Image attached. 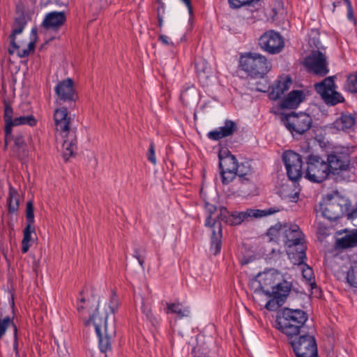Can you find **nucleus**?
I'll use <instances>...</instances> for the list:
<instances>
[{"mask_svg":"<svg viewBox=\"0 0 357 357\" xmlns=\"http://www.w3.org/2000/svg\"><path fill=\"white\" fill-rule=\"evenodd\" d=\"M98 306L99 301L94 296L88 300L81 298L77 304V310L81 316H89L86 325L93 323L98 337L99 349L101 352L106 353L112 350V340L116 335V329L114 324L108 325L107 315L99 316Z\"/></svg>","mask_w":357,"mask_h":357,"instance_id":"f257e3e1","label":"nucleus"},{"mask_svg":"<svg viewBox=\"0 0 357 357\" xmlns=\"http://www.w3.org/2000/svg\"><path fill=\"white\" fill-rule=\"evenodd\" d=\"M326 163L331 178L336 182L350 181L356 175L354 163L351 162L349 149L336 146L327 152Z\"/></svg>","mask_w":357,"mask_h":357,"instance_id":"f03ea898","label":"nucleus"},{"mask_svg":"<svg viewBox=\"0 0 357 357\" xmlns=\"http://www.w3.org/2000/svg\"><path fill=\"white\" fill-rule=\"evenodd\" d=\"M249 286L255 293L270 294L271 291H282L280 296L289 295L291 289V284L282 280L280 273L273 269L259 273L254 278L250 279Z\"/></svg>","mask_w":357,"mask_h":357,"instance_id":"7ed1b4c3","label":"nucleus"},{"mask_svg":"<svg viewBox=\"0 0 357 357\" xmlns=\"http://www.w3.org/2000/svg\"><path fill=\"white\" fill-rule=\"evenodd\" d=\"M307 319V314L302 310L284 307L277 312L275 328L291 339L300 334Z\"/></svg>","mask_w":357,"mask_h":357,"instance_id":"20e7f679","label":"nucleus"},{"mask_svg":"<svg viewBox=\"0 0 357 357\" xmlns=\"http://www.w3.org/2000/svg\"><path fill=\"white\" fill-rule=\"evenodd\" d=\"M70 117L66 107L57 108L54 112V121L56 131L65 133L63 137V157L67 161L76 154L77 138L75 132L70 130Z\"/></svg>","mask_w":357,"mask_h":357,"instance_id":"39448f33","label":"nucleus"},{"mask_svg":"<svg viewBox=\"0 0 357 357\" xmlns=\"http://www.w3.org/2000/svg\"><path fill=\"white\" fill-rule=\"evenodd\" d=\"M240 66L252 78H263L271 68L266 57L255 52H248L240 59Z\"/></svg>","mask_w":357,"mask_h":357,"instance_id":"423d86ee","label":"nucleus"},{"mask_svg":"<svg viewBox=\"0 0 357 357\" xmlns=\"http://www.w3.org/2000/svg\"><path fill=\"white\" fill-rule=\"evenodd\" d=\"M351 204L344 197L327 195L319 204V211L322 216L331 222L335 221L349 213Z\"/></svg>","mask_w":357,"mask_h":357,"instance_id":"0eeeda50","label":"nucleus"},{"mask_svg":"<svg viewBox=\"0 0 357 357\" xmlns=\"http://www.w3.org/2000/svg\"><path fill=\"white\" fill-rule=\"evenodd\" d=\"M280 120L294 137L305 134L312 127L313 123L312 116L305 112L282 113Z\"/></svg>","mask_w":357,"mask_h":357,"instance_id":"6e6552de","label":"nucleus"},{"mask_svg":"<svg viewBox=\"0 0 357 357\" xmlns=\"http://www.w3.org/2000/svg\"><path fill=\"white\" fill-rule=\"evenodd\" d=\"M305 160L307 167L305 171V178L306 179L312 183H321L328 178H331L326 161L320 156L309 154L305 158Z\"/></svg>","mask_w":357,"mask_h":357,"instance_id":"1a4fd4ad","label":"nucleus"},{"mask_svg":"<svg viewBox=\"0 0 357 357\" xmlns=\"http://www.w3.org/2000/svg\"><path fill=\"white\" fill-rule=\"evenodd\" d=\"M56 96V103L61 107L73 109L75 107L78 95L71 78H67L58 82L54 88Z\"/></svg>","mask_w":357,"mask_h":357,"instance_id":"9d476101","label":"nucleus"},{"mask_svg":"<svg viewBox=\"0 0 357 357\" xmlns=\"http://www.w3.org/2000/svg\"><path fill=\"white\" fill-rule=\"evenodd\" d=\"M296 357H317V346L314 336L303 334L287 337Z\"/></svg>","mask_w":357,"mask_h":357,"instance_id":"9b49d317","label":"nucleus"},{"mask_svg":"<svg viewBox=\"0 0 357 357\" xmlns=\"http://www.w3.org/2000/svg\"><path fill=\"white\" fill-rule=\"evenodd\" d=\"M335 76H329L321 82L314 84V89L317 93L321 96L326 105L331 106H335L345 100L343 96L336 91L337 86L335 84Z\"/></svg>","mask_w":357,"mask_h":357,"instance_id":"f8f14e48","label":"nucleus"},{"mask_svg":"<svg viewBox=\"0 0 357 357\" xmlns=\"http://www.w3.org/2000/svg\"><path fill=\"white\" fill-rule=\"evenodd\" d=\"M312 40L314 45L318 50L312 51L310 54L305 57L304 65L308 72L320 77H324L329 72L327 59L326 55L319 50L321 47L319 46L320 42L319 40L316 41L315 37L313 38Z\"/></svg>","mask_w":357,"mask_h":357,"instance_id":"ddd939ff","label":"nucleus"},{"mask_svg":"<svg viewBox=\"0 0 357 357\" xmlns=\"http://www.w3.org/2000/svg\"><path fill=\"white\" fill-rule=\"evenodd\" d=\"M284 40L278 31L270 29L265 31L258 39V45L265 52L269 54H278L284 47Z\"/></svg>","mask_w":357,"mask_h":357,"instance_id":"4468645a","label":"nucleus"},{"mask_svg":"<svg viewBox=\"0 0 357 357\" xmlns=\"http://www.w3.org/2000/svg\"><path fill=\"white\" fill-rule=\"evenodd\" d=\"M218 158L222 183L223 185H228L235 178L234 172L237 169V159L227 149L220 151Z\"/></svg>","mask_w":357,"mask_h":357,"instance_id":"2eb2a0df","label":"nucleus"},{"mask_svg":"<svg viewBox=\"0 0 357 357\" xmlns=\"http://www.w3.org/2000/svg\"><path fill=\"white\" fill-rule=\"evenodd\" d=\"M282 161L289 179L292 181H298L303 174L302 157L295 151L288 150L283 153Z\"/></svg>","mask_w":357,"mask_h":357,"instance_id":"dca6fc26","label":"nucleus"},{"mask_svg":"<svg viewBox=\"0 0 357 357\" xmlns=\"http://www.w3.org/2000/svg\"><path fill=\"white\" fill-rule=\"evenodd\" d=\"M280 211L278 207H271L266 209H252L248 208L245 211L231 213V220H229V225H238L247 220L248 218H262L273 215Z\"/></svg>","mask_w":357,"mask_h":357,"instance_id":"f3484780","label":"nucleus"},{"mask_svg":"<svg viewBox=\"0 0 357 357\" xmlns=\"http://www.w3.org/2000/svg\"><path fill=\"white\" fill-rule=\"evenodd\" d=\"M282 241L289 248L300 245L299 250L303 247L304 235L297 225L284 224L283 227Z\"/></svg>","mask_w":357,"mask_h":357,"instance_id":"a211bd4d","label":"nucleus"},{"mask_svg":"<svg viewBox=\"0 0 357 357\" xmlns=\"http://www.w3.org/2000/svg\"><path fill=\"white\" fill-rule=\"evenodd\" d=\"M205 226L212 228V235L210 242V252L215 256L220 253L222 245V229L220 220H214L211 224V217H207Z\"/></svg>","mask_w":357,"mask_h":357,"instance_id":"6ab92c4d","label":"nucleus"},{"mask_svg":"<svg viewBox=\"0 0 357 357\" xmlns=\"http://www.w3.org/2000/svg\"><path fill=\"white\" fill-rule=\"evenodd\" d=\"M66 21L63 11H52L46 14L42 25L47 30L57 31Z\"/></svg>","mask_w":357,"mask_h":357,"instance_id":"aec40b11","label":"nucleus"},{"mask_svg":"<svg viewBox=\"0 0 357 357\" xmlns=\"http://www.w3.org/2000/svg\"><path fill=\"white\" fill-rule=\"evenodd\" d=\"M292 80L289 76L279 77L270 88V99L273 100H277L280 99L282 95L289 89Z\"/></svg>","mask_w":357,"mask_h":357,"instance_id":"412c9836","label":"nucleus"},{"mask_svg":"<svg viewBox=\"0 0 357 357\" xmlns=\"http://www.w3.org/2000/svg\"><path fill=\"white\" fill-rule=\"evenodd\" d=\"M236 130V123L231 120L227 119L223 126L220 127L219 130L208 132L207 137L211 140L218 141L224 137L232 135Z\"/></svg>","mask_w":357,"mask_h":357,"instance_id":"4be33fe9","label":"nucleus"},{"mask_svg":"<svg viewBox=\"0 0 357 357\" xmlns=\"http://www.w3.org/2000/svg\"><path fill=\"white\" fill-rule=\"evenodd\" d=\"M290 258L293 260L294 264L304 266L302 271L303 277L304 278L309 281L314 278L312 268L305 263L307 259L305 248L303 247L301 250H296V253L293 252L292 257H290Z\"/></svg>","mask_w":357,"mask_h":357,"instance_id":"5701e85b","label":"nucleus"},{"mask_svg":"<svg viewBox=\"0 0 357 357\" xmlns=\"http://www.w3.org/2000/svg\"><path fill=\"white\" fill-rule=\"evenodd\" d=\"M356 123V119L354 114L348 112H342L340 118L337 119L333 123V128L341 130L344 132H349L353 130Z\"/></svg>","mask_w":357,"mask_h":357,"instance_id":"b1692460","label":"nucleus"},{"mask_svg":"<svg viewBox=\"0 0 357 357\" xmlns=\"http://www.w3.org/2000/svg\"><path fill=\"white\" fill-rule=\"evenodd\" d=\"M11 152L14 157L21 160L28 156L26 144L23 135L17 134L15 135L14 144L11 147Z\"/></svg>","mask_w":357,"mask_h":357,"instance_id":"393cba45","label":"nucleus"},{"mask_svg":"<svg viewBox=\"0 0 357 357\" xmlns=\"http://www.w3.org/2000/svg\"><path fill=\"white\" fill-rule=\"evenodd\" d=\"M305 98V93L301 90H293L281 101L282 108L296 107Z\"/></svg>","mask_w":357,"mask_h":357,"instance_id":"a878e982","label":"nucleus"},{"mask_svg":"<svg viewBox=\"0 0 357 357\" xmlns=\"http://www.w3.org/2000/svg\"><path fill=\"white\" fill-rule=\"evenodd\" d=\"M253 173V168L249 161H244L237 164V169L235 170V178L238 176L239 181L248 183L250 181V177Z\"/></svg>","mask_w":357,"mask_h":357,"instance_id":"bb28decb","label":"nucleus"},{"mask_svg":"<svg viewBox=\"0 0 357 357\" xmlns=\"http://www.w3.org/2000/svg\"><path fill=\"white\" fill-rule=\"evenodd\" d=\"M26 24V22L23 14L15 18L12 33L9 36L10 46L14 49H20V46L15 42L16 35L23 31Z\"/></svg>","mask_w":357,"mask_h":357,"instance_id":"cd10ccee","label":"nucleus"},{"mask_svg":"<svg viewBox=\"0 0 357 357\" xmlns=\"http://www.w3.org/2000/svg\"><path fill=\"white\" fill-rule=\"evenodd\" d=\"M20 206V195L18 191L10 184L8 185V195L7 197L8 212L9 214L16 213Z\"/></svg>","mask_w":357,"mask_h":357,"instance_id":"c85d7f7f","label":"nucleus"},{"mask_svg":"<svg viewBox=\"0 0 357 357\" xmlns=\"http://www.w3.org/2000/svg\"><path fill=\"white\" fill-rule=\"evenodd\" d=\"M357 245V229L354 230L344 236L337 238L335 247L336 249L342 250Z\"/></svg>","mask_w":357,"mask_h":357,"instance_id":"c756f323","label":"nucleus"},{"mask_svg":"<svg viewBox=\"0 0 357 357\" xmlns=\"http://www.w3.org/2000/svg\"><path fill=\"white\" fill-rule=\"evenodd\" d=\"M282 293V291L279 292L276 291H271V294H265L266 296L273 298L266 303L265 305L266 309H267L269 311H277L279 309V307L283 305L287 297L289 296L285 295L284 296H280L279 294H281Z\"/></svg>","mask_w":357,"mask_h":357,"instance_id":"7c9ffc66","label":"nucleus"},{"mask_svg":"<svg viewBox=\"0 0 357 357\" xmlns=\"http://www.w3.org/2000/svg\"><path fill=\"white\" fill-rule=\"evenodd\" d=\"M167 313L176 314L180 319L190 314V307L179 302L167 303Z\"/></svg>","mask_w":357,"mask_h":357,"instance_id":"2f4dec72","label":"nucleus"},{"mask_svg":"<svg viewBox=\"0 0 357 357\" xmlns=\"http://www.w3.org/2000/svg\"><path fill=\"white\" fill-rule=\"evenodd\" d=\"M231 8H239L243 6L250 7L252 12L257 11L261 7V0H228Z\"/></svg>","mask_w":357,"mask_h":357,"instance_id":"473e14b6","label":"nucleus"},{"mask_svg":"<svg viewBox=\"0 0 357 357\" xmlns=\"http://www.w3.org/2000/svg\"><path fill=\"white\" fill-rule=\"evenodd\" d=\"M35 232L34 227L32 225H26L23 231V239L22 241V252L26 253L31 247L32 240L31 234Z\"/></svg>","mask_w":357,"mask_h":357,"instance_id":"72a5a7b5","label":"nucleus"},{"mask_svg":"<svg viewBox=\"0 0 357 357\" xmlns=\"http://www.w3.org/2000/svg\"><path fill=\"white\" fill-rule=\"evenodd\" d=\"M4 112H3V120L6 126V130L7 133H10V127H13V121H14L13 114L14 111L13 107L10 106L9 102L4 100Z\"/></svg>","mask_w":357,"mask_h":357,"instance_id":"f704fd0d","label":"nucleus"},{"mask_svg":"<svg viewBox=\"0 0 357 357\" xmlns=\"http://www.w3.org/2000/svg\"><path fill=\"white\" fill-rule=\"evenodd\" d=\"M195 69L199 77L207 78L211 73V68L205 59L197 60L195 62Z\"/></svg>","mask_w":357,"mask_h":357,"instance_id":"c9c22d12","label":"nucleus"},{"mask_svg":"<svg viewBox=\"0 0 357 357\" xmlns=\"http://www.w3.org/2000/svg\"><path fill=\"white\" fill-rule=\"evenodd\" d=\"M352 266L347 271V281L357 284V252L351 257Z\"/></svg>","mask_w":357,"mask_h":357,"instance_id":"e433bc0d","label":"nucleus"},{"mask_svg":"<svg viewBox=\"0 0 357 357\" xmlns=\"http://www.w3.org/2000/svg\"><path fill=\"white\" fill-rule=\"evenodd\" d=\"M284 225L278 222L271 226L267 231L266 235L269 238V241L277 242L279 240L281 232L283 234Z\"/></svg>","mask_w":357,"mask_h":357,"instance_id":"4c0bfd02","label":"nucleus"},{"mask_svg":"<svg viewBox=\"0 0 357 357\" xmlns=\"http://www.w3.org/2000/svg\"><path fill=\"white\" fill-rule=\"evenodd\" d=\"M12 124L13 127L21 125H29L30 126H34L36 125V120L33 115L21 116L14 118V121H13Z\"/></svg>","mask_w":357,"mask_h":357,"instance_id":"58836bf2","label":"nucleus"},{"mask_svg":"<svg viewBox=\"0 0 357 357\" xmlns=\"http://www.w3.org/2000/svg\"><path fill=\"white\" fill-rule=\"evenodd\" d=\"M344 89L352 93H357V75L351 74L347 77Z\"/></svg>","mask_w":357,"mask_h":357,"instance_id":"ea45409f","label":"nucleus"},{"mask_svg":"<svg viewBox=\"0 0 357 357\" xmlns=\"http://www.w3.org/2000/svg\"><path fill=\"white\" fill-rule=\"evenodd\" d=\"M26 225H33L34 223V207L32 201H29L26 203Z\"/></svg>","mask_w":357,"mask_h":357,"instance_id":"a19ab883","label":"nucleus"},{"mask_svg":"<svg viewBox=\"0 0 357 357\" xmlns=\"http://www.w3.org/2000/svg\"><path fill=\"white\" fill-rule=\"evenodd\" d=\"M10 324H14L13 322V319H10L9 317H6L3 319H0V339L3 337L5 335L6 329Z\"/></svg>","mask_w":357,"mask_h":357,"instance_id":"79ce46f5","label":"nucleus"},{"mask_svg":"<svg viewBox=\"0 0 357 357\" xmlns=\"http://www.w3.org/2000/svg\"><path fill=\"white\" fill-rule=\"evenodd\" d=\"M119 306V299L114 291H112V295L110 296V300L109 303V307L110 309V312L112 314H114L117 310Z\"/></svg>","mask_w":357,"mask_h":357,"instance_id":"37998d69","label":"nucleus"},{"mask_svg":"<svg viewBox=\"0 0 357 357\" xmlns=\"http://www.w3.org/2000/svg\"><path fill=\"white\" fill-rule=\"evenodd\" d=\"M231 213H229L227 208L221 206L220 208V215L216 220H219V218H220L222 221L229 224V220H231Z\"/></svg>","mask_w":357,"mask_h":357,"instance_id":"c03bdc74","label":"nucleus"},{"mask_svg":"<svg viewBox=\"0 0 357 357\" xmlns=\"http://www.w3.org/2000/svg\"><path fill=\"white\" fill-rule=\"evenodd\" d=\"M147 159L150 161L153 165H155L157 160L155 155V145L153 142H151L149 144V147L147 153Z\"/></svg>","mask_w":357,"mask_h":357,"instance_id":"a18cd8bd","label":"nucleus"},{"mask_svg":"<svg viewBox=\"0 0 357 357\" xmlns=\"http://www.w3.org/2000/svg\"><path fill=\"white\" fill-rule=\"evenodd\" d=\"M31 37L33 38L27 47V50L31 52V51H34L36 47V43L37 39V30L36 28H33L31 31Z\"/></svg>","mask_w":357,"mask_h":357,"instance_id":"49530a36","label":"nucleus"},{"mask_svg":"<svg viewBox=\"0 0 357 357\" xmlns=\"http://www.w3.org/2000/svg\"><path fill=\"white\" fill-rule=\"evenodd\" d=\"M142 312L146 316V317L151 321L153 322V321H155V318L154 317L151 309L146 306L144 303H142Z\"/></svg>","mask_w":357,"mask_h":357,"instance_id":"de8ad7c7","label":"nucleus"},{"mask_svg":"<svg viewBox=\"0 0 357 357\" xmlns=\"http://www.w3.org/2000/svg\"><path fill=\"white\" fill-rule=\"evenodd\" d=\"M16 49H14L13 47H11V48H9L8 49V53L10 55H13L15 52V50ZM18 50V52H17V55L20 57V58H24V57H26L29 55L30 52L27 50V49H23L22 50H20L19 49Z\"/></svg>","mask_w":357,"mask_h":357,"instance_id":"09e8293b","label":"nucleus"},{"mask_svg":"<svg viewBox=\"0 0 357 357\" xmlns=\"http://www.w3.org/2000/svg\"><path fill=\"white\" fill-rule=\"evenodd\" d=\"M12 128L13 127H10V133L6 132V127L4 128V132H5V137H4V149H7L8 143L11 141H14L15 136L12 134Z\"/></svg>","mask_w":357,"mask_h":357,"instance_id":"8fccbe9b","label":"nucleus"},{"mask_svg":"<svg viewBox=\"0 0 357 357\" xmlns=\"http://www.w3.org/2000/svg\"><path fill=\"white\" fill-rule=\"evenodd\" d=\"M92 5L96 10H100L107 5V0H93Z\"/></svg>","mask_w":357,"mask_h":357,"instance_id":"3c124183","label":"nucleus"},{"mask_svg":"<svg viewBox=\"0 0 357 357\" xmlns=\"http://www.w3.org/2000/svg\"><path fill=\"white\" fill-rule=\"evenodd\" d=\"M344 1V3L346 4L347 7V16H348V18L350 20H353L354 19V14H353V10H352V6H351V3L350 1V0H343Z\"/></svg>","mask_w":357,"mask_h":357,"instance_id":"603ef678","label":"nucleus"},{"mask_svg":"<svg viewBox=\"0 0 357 357\" xmlns=\"http://www.w3.org/2000/svg\"><path fill=\"white\" fill-rule=\"evenodd\" d=\"M158 40L161 42L165 45H172L174 46V44L173 42L169 40V38L164 35V34H160L158 36Z\"/></svg>","mask_w":357,"mask_h":357,"instance_id":"864d4df0","label":"nucleus"},{"mask_svg":"<svg viewBox=\"0 0 357 357\" xmlns=\"http://www.w3.org/2000/svg\"><path fill=\"white\" fill-rule=\"evenodd\" d=\"M13 328H14V337H15V341H14V343H13V349L15 352V355L16 356H19V351H18V343H17V326L15 324H13Z\"/></svg>","mask_w":357,"mask_h":357,"instance_id":"5fc2aeb1","label":"nucleus"},{"mask_svg":"<svg viewBox=\"0 0 357 357\" xmlns=\"http://www.w3.org/2000/svg\"><path fill=\"white\" fill-rule=\"evenodd\" d=\"M206 209L209 213V215L208 217H211V224H213L215 219H212V215L216 211V207L212 204H207Z\"/></svg>","mask_w":357,"mask_h":357,"instance_id":"6e6d98bb","label":"nucleus"},{"mask_svg":"<svg viewBox=\"0 0 357 357\" xmlns=\"http://www.w3.org/2000/svg\"><path fill=\"white\" fill-rule=\"evenodd\" d=\"M158 3L159 6L157 9V15H158L159 11H160V13H161L162 15H163V14L165 13V3L161 1V0H158Z\"/></svg>","mask_w":357,"mask_h":357,"instance_id":"4d7b16f0","label":"nucleus"},{"mask_svg":"<svg viewBox=\"0 0 357 357\" xmlns=\"http://www.w3.org/2000/svg\"><path fill=\"white\" fill-rule=\"evenodd\" d=\"M181 1L185 4V6L188 8L190 15H192V6L191 0H181Z\"/></svg>","mask_w":357,"mask_h":357,"instance_id":"13d9d810","label":"nucleus"},{"mask_svg":"<svg viewBox=\"0 0 357 357\" xmlns=\"http://www.w3.org/2000/svg\"><path fill=\"white\" fill-rule=\"evenodd\" d=\"M158 18V26L161 29L163 26V15L161 13L159 12L158 15H157Z\"/></svg>","mask_w":357,"mask_h":357,"instance_id":"bf43d9fd","label":"nucleus"},{"mask_svg":"<svg viewBox=\"0 0 357 357\" xmlns=\"http://www.w3.org/2000/svg\"><path fill=\"white\" fill-rule=\"evenodd\" d=\"M357 218V208L352 210L351 212L348 213L347 218L348 219H354Z\"/></svg>","mask_w":357,"mask_h":357,"instance_id":"052dcab7","label":"nucleus"},{"mask_svg":"<svg viewBox=\"0 0 357 357\" xmlns=\"http://www.w3.org/2000/svg\"><path fill=\"white\" fill-rule=\"evenodd\" d=\"M342 2H344V1H343V0H337V1H333V3H332V6H333V8H332V11H333V12H334V11H335V8H336L337 6H339L340 5H341V3H342Z\"/></svg>","mask_w":357,"mask_h":357,"instance_id":"680f3d73","label":"nucleus"},{"mask_svg":"<svg viewBox=\"0 0 357 357\" xmlns=\"http://www.w3.org/2000/svg\"><path fill=\"white\" fill-rule=\"evenodd\" d=\"M133 257L135 258H138V257H141V252L139 249H135L134 250Z\"/></svg>","mask_w":357,"mask_h":357,"instance_id":"e2e57ef3","label":"nucleus"},{"mask_svg":"<svg viewBox=\"0 0 357 357\" xmlns=\"http://www.w3.org/2000/svg\"><path fill=\"white\" fill-rule=\"evenodd\" d=\"M139 262V264H140L141 266H143V264H144V259L143 257H139L138 258H136Z\"/></svg>","mask_w":357,"mask_h":357,"instance_id":"0e129e2a","label":"nucleus"},{"mask_svg":"<svg viewBox=\"0 0 357 357\" xmlns=\"http://www.w3.org/2000/svg\"><path fill=\"white\" fill-rule=\"evenodd\" d=\"M319 231L320 234H325V231L324 230H322V228H321V224L319 225Z\"/></svg>","mask_w":357,"mask_h":357,"instance_id":"69168bd1","label":"nucleus"},{"mask_svg":"<svg viewBox=\"0 0 357 357\" xmlns=\"http://www.w3.org/2000/svg\"><path fill=\"white\" fill-rule=\"evenodd\" d=\"M350 286L357 288V284H353L352 282H348Z\"/></svg>","mask_w":357,"mask_h":357,"instance_id":"338daca9","label":"nucleus"},{"mask_svg":"<svg viewBox=\"0 0 357 357\" xmlns=\"http://www.w3.org/2000/svg\"><path fill=\"white\" fill-rule=\"evenodd\" d=\"M311 286L313 288L314 287H317V284H316L315 282H313V283L311 284Z\"/></svg>","mask_w":357,"mask_h":357,"instance_id":"774afa93","label":"nucleus"}]
</instances>
